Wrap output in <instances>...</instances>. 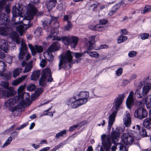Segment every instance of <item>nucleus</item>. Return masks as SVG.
Wrapping results in <instances>:
<instances>
[{
  "label": "nucleus",
  "mask_w": 151,
  "mask_h": 151,
  "mask_svg": "<svg viewBox=\"0 0 151 151\" xmlns=\"http://www.w3.org/2000/svg\"><path fill=\"white\" fill-rule=\"evenodd\" d=\"M24 96L23 93H21L20 95L13 97V98H10L5 103L7 107H11L14 104L17 102H18L19 104L17 106L10 109V111L12 112L17 113V115L15 114V115H18V113L21 111L22 109L24 106H28L31 104V101L28 98L26 97L25 100H24Z\"/></svg>",
  "instance_id": "1"
},
{
  "label": "nucleus",
  "mask_w": 151,
  "mask_h": 151,
  "mask_svg": "<svg viewBox=\"0 0 151 151\" xmlns=\"http://www.w3.org/2000/svg\"><path fill=\"white\" fill-rule=\"evenodd\" d=\"M125 97L124 94L119 95L114 101V107H113L110 111V114L109 116L108 129L110 130L115 120V117L118 110V108L122 104L123 99Z\"/></svg>",
  "instance_id": "2"
},
{
  "label": "nucleus",
  "mask_w": 151,
  "mask_h": 151,
  "mask_svg": "<svg viewBox=\"0 0 151 151\" xmlns=\"http://www.w3.org/2000/svg\"><path fill=\"white\" fill-rule=\"evenodd\" d=\"M52 21H51L50 19H46L43 23V25L44 29L48 32H50V34L47 37V39L49 40L50 39L53 37V40H60L61 39L60 38L56 36L58 32V28L59 27V24L57 21L55 22L54 24L55 26L53 29H51L50 24Z\"/></svg>",
  "instance_id": "3"
},
{
  "label": "nucleus",
  "mask_w": 151,
  "mask_h": 151,
  "mask_svg": "<svg viewBox=\"0 0 151 151\" xmlns=\"http://www.w3.org/2000/svg\"><path fill=\"white\" fill-rule=\"evenodd\" d=\"M37 12V9L34 5L32 4H29L27 6V16L24 18L21 17V19H18L19 21H17V23H22L25 26L29 25L30 20L33 19ZM16 23L17 22H15V23Z\"/></svg>",
  "instance_id": "4"
},
{
  "label": "nucleus",
  "mask_w": 151,
  "mask_h": 151,
  "mask_svg": "<svg viewBox=\"0 0 151 151\" xmlns=\"http://www.w3.org/2000/svg\"><path fill=\"white\" fill-rule=\"evenodd\" d=\"M151 89V83H146L145 81L143 80L139 83L137 88L135 92V95L138 98H142L147 96Z\"/></svg>",
  "instance_id": "5"
},
{
  "label": "nucleus",
  "mask_w": 151,
  "mask_h": 151,
  "mask_svg": "<svg viewBox=\"0 0 151 151\" xmlns=\"http://www.w3.org/2000/svg\"><path fill=\"white\" fill-rule=\"evenodd\" d=\"M73 57L71 52L69 50L67 51L64 55L62 56L60 59V62L58 65L59 70L65 68L67 67V63H69L72 60Z\"/></svg>",
  "instance_id": "6"
},
{
  "label": "nucleus",
  "mask_w": 151,
  "mask_h": 151,
  "mask_svg": "<svg viewBox=\"0 0 151 151\" xmlns=\"http://www.w3.org/2000/svg\"><path fill=\"white\" fill-rule=\"evenodd\" d=\"M52 74L49 68H46L42 72V78L39 80L40 85L42 86H44L45 85V81L47 79L48 82H52L53 78L51 77Z\"/></svg>",
  "instance_id": "7"
},
{
  "label": "nucleus",
  "mask_w": 151,
  "mask_h": 151,
  "mask_svg": "<svg viewBox=\"0 0 151 151\" xmlns=\"http://www.w3.org/2000/svg\"><path fill=\"white\" fill-rule=\"evenodd\" d=\"M27 47L25 44L24 41L21 40V47L20 48L19 54L18 58L19 59L22 60L25 59L28 60L30 58V54L27 51Z\"/></svg>",
  "instance_id": "8"
},
{
  "label": "nucleus",
  "mask_w": 151,
  "mask_h": 151,
  "mask_svg": "<svg viewBox=\"0 0 151 151\" xmlns=\"http://www.w3.org/2000/svg\"><path fill=\"white\" fill-rule=\"evenodd\" d=\"M135 133L134 131H131L129 133L124 134L121 136L122 141L126 145H131L134 141V134Z\"/></svg>",
  "instance_id": "9"
},
{
  "label": "nucleus",
  "mask_w": 151,
  "mask_h": 151,
  "mask_svg": "<svg viewBox=\"0 0 151 151\" xmlns=\"http://www.w3.org/2000/svg\"><path fill=\"white\" fill-rule=\"evenodd\" d=\"M102 143L106 151H109L111 149V142L110 135L103 134L101 136Z\"/></svg>",
  "instance_id": "10"
},
{
  "label": "nucleus",
  "mask_w": 151,
  "mask_h": 151,
  "mask_svg": "<svg viewBox=\"0 0 151 151\" xmlns=\"http://www.w3.org/2000/svg\"><path fill=\"white\" fill-rule=\"evenodd\" d=\"M67 104L73 108H76L83 104L79 99H76L74 96L73 97L70 98L67 101Z\"/></svg>",
  "instance_id": "11"
},
{
  "label": "nucleus",
  "mask_w": 151,
  "mask_h": 151,
  "mask_svg": "<svg viewBox=\"0 0 151 151\" xmlns=\"http://www.w3.org/2000/svg\"><path fill=\"white\" fill-rule=\"evenodd\" d=\"M75 96L76 99H79L81 102L84 104L88 100L89 93L86 91H81L76 94H75Z\"/></svg>",
  "instance_id": "12"
},
{
  "label": "nucleus",
  "mask_w": 151,
  "mask_h": 151,
  "mask_svg": "<svg viewBox=\"0 0 151 151\" xmlns=\"http://www.w3.org/2000/svg\"><path fill=\"white\" fill-rule=\"evenodd\" d=\"M60 47V45L59 43L58 42L56 41L54 42L48 48L47 53V55L50 56L51 59H52L53 57V56L52 53L54 51L58 50Z\"/></svg>",
  "instance_id": "13"
},
{
  "label": "nucleus",
  "mask_w": 151,
  "mask_h": 151,
  "mask_svg": "<svg viewBox=\"0 0 151 151\" xmlns=\"http://www.w3.org/2000/svg\"><path fill=\"white\" fill-rule=\"evenodd\" d=\"M147 115V112L142 107L139 108L135 111L134 113L135 117L140 119H142L146 117Z\"/></svg>",
  "instance_id": "14"
},
{
  "label": "nucleus",
  "mask_w": 151,
  "mask_h": 151,
  "mask_svg": "<svg viewBox=\"0 0 151 151\" xmlns=\"http://www.w3.org/2000/svg\"><path fill=\"white\" fill-rule=\"evenodd\" d=\"M107 19H101L99 20L100 24H97L92 27H89L90 29L94 30H97L99 31H102L104 30V28L101 26V25L106 24L108 22Z\"/></svg>",
  "instance_id": "15"
},
{
  "label": "nucleus",
  "mask_w": 151,
  "mask_h": 151,
  "mask_svg": "<svg viewBox=\"0 0 151 151\" xmlns=\"http://www.w3.org/2000/svg\"><path fill=\"white\" fill-rule=\"evenodd\" d=\"M28 47L30 49L32 55L35 56L37 52L40 53L43 51V48L41 46L35 45L34 47L32 45L29 44Z\"/></svg>",
  "instance_id": "16"
},
{
  "label": "nucleus",
  "mask_w": 151,
  "mask_h": 151,
  "mask_svg": "<svg viewBox=\"0 0 151 151\" xmlns=\"http://www.w3.org/2000/svg\"><path fill=\"white\" fill-rule=\"evenodd\" d=\"M16 92L12 87H10L8 88V91H6L2 89H0V97L6 95L7 97L13 96Z\"/></svg>",
  "instance_id": "17"
},
{
  "label": "nucleus",
  "mask_w": 151,
  "mask_h": 151,
  "mask_svg": "<svg viewBox=\"0 0 151 151\" xmlns=\"http://www.w3.org/2000/svg\"><path fill=\"white\" fill-rule=\"evenodd\" d=\"M9 19L4 13L0 14V25H6L9 23Z\"/></svg>",
  "instance_id": "18"
},
{
  "label": "nucleus",
  "mask_w": 151,
  "mask_h": 151,
  "mask_svg": "<svg viewBox=\"0 0 151 151\" xmlns=\"http://www.w3.org/2000/svg\"><path fill=\"white\" fill-rule=\"evenodd\" d=\"M0 49L3 50L5 52H8L9 46L6 40L3 39L0 40Z\"/></svg>",
  "instance_id": "19"
},
{
  "label": "nucleus",
  "mask_w": 151,
  "mask_h": 151,
  "mask_svg": "<svg viewBox=\"0 0 151 151\" xmlns=\"http://www.w3.org/2000/svg\"><path fill=\"white\" fill-rule=\"evenodd\" d=\"M12 15V20L14 22L16 19L18 20L21 19V17L19 16L20 15V12L15 6L13 7Z\"/></svg>",
  "instance_id": "20"
},
{
  "label": "nucleus",
  "mask_w": 151,
  "mask_h": 151,
  "mask_svg": "<svg viewBox=\"0 0 151 151\" xmlns=\"http://www.w3.org/2000/svg\"><path fill=\"white\" fill-rule=\"evenodd\" d=\"M123 122L124 125L127 127H129L131 124V120L130 116L128 112L127 111L123 118Z\"/></svg>",
  "instance_id": "21"
},
{
  "label": "nucleus",
  "mask_w": 151,
  "mask_h": 151,
  "mask_svg": "<svg viewBox=\"0 0 151 151\" xmlns=\"http://www.w3.org/2000/svg\"><path fill=\"white\" fill-rule=\"evenodd\" d=\"M134 92L131 91L129 93V95L127 98L126 102L127 106L128 108L130 109L131 106L133 104L134 101L133 95Z\"/></svg>",
  "instance_id": "22"
},
{
  "label": "nucleus",
  "mask_w": 151,
  "mask_h": 151,
  "mask_svg": "<svg viewBox=\"0 0 151 151\" xmlns=\"http://www.w3.org/2000/svg\"><path fill=\"white\" fill-rule=\"evenodd\" d=\"M120 136V133L118 131H113L111 133V137L113 143L116 144V141L119 139Z\"/></svg>",
  "instance_id": "23"
},
{
  "label": "nucleus",
  "mask_w": 151,
  "mask_h": 151,
  "mask_svg": "<svg viewBox=\"0 0 151 151\" xmlns=\"http://www.w3.org/2000/svg\"><path fill=\"white\" fill-rule=\"evenodd\" d=\"M12 31V29L10 28L7 27H0V35H6L9 34H10V33Z\"/></svg>",
  "instance_id": "24"
},
{
  "label": "nucleus",
  "mask_w": 151,
  "mask_h": 151,
  "mask_svg": "<svg viewBox=\"0 0 151 151\" xmlns=\"http://www.w3.org/2000/svg\"><path fill=\"white\" fill-rule=\"evenodd\" d=\"M57 1V0H49L46 2V5L49 11L55 7Z\"/></svg>",
  "instance_id": "25"
},
{
  "label": "nucleus",
  "mask_w": 151,
  "mask_h": 151,
  "mask_svg": "<svg viewBox=\"0 0 151 151\" xmlns=\"http://www.w3.org/2000/svg\"><path fill=\"white\" fill-rule=\"evenodd\" d=\"M78 38L76 37L71 36L70 37V40L69 42V45L71 47L75 48L76 46L78 41Z\"/></svg>",
  "instance_id": "26"
},
{
  "label": "nucleus",
  "mask_w": 151,
  "mask_h": 151,
  "mask_svg": "<svg viewBox=\"0 0 151 151\" xmlns=\"http://www.w3.org/2000/svg\"><path fill=\"white\" fill-rule=\"evenodd\" d=\"M10 37L15 40L16 43L19 44L20 43V39L15 32L12 31L10 33Z\"/></svg>",
  "instance_id": "27"
},
{
  "label": "nucleus",
  "mask_w": 151,
  "mask_h": 151,
  "mask_svg": "<svg viewBox=\"0 0 151 151\" xmlns=\"http://www.w3.org/2000/svg\"><path fill=\"white\" fill-rule=\"evenodd\" d=\"M150 118L145 119L143 122L144 126L149 129H151V117L150 116Z\"/></svg>",
  "instance_id": "28"
},
{
  "label": "nucleus",
  "mask_w": 151,
  "mask_h": 151,
  "mask_svg": "<svg viewBox=\"0 0 151 151\" xmlns=\"http://www.w3.org/2000/svg\"><path fill=\"white\" fill-rule=\"evenodd\" d=\"M27 77V76H23L22 77L19 78L18 79H17L13 81L12 82V84L14 86H16L22 82Z\"/></svg>",
  "instance_id": "29"
},
{
  "label": "nucleus",
  "mask_w": 151,
  "mask_h": 151,
  "mask_svg": "<svg viewBox=\"0 0 151 151\" xmlns=\"http://www.w3.org/2000/svg\"><path fill=\"white\" fill-rule=\"evenodd\" d=\"M40 72L39 70L34 71L31 76V79L32 80L37 81L40 76Z\"/></svg>",
  "instance_id": "30"
},
{
  "label": "nucleus",
  "mask_w": 151,
  "mask_h": 151,
  "mask_svg": "<svg viewBox=\"0 0 151 151\" xmlns=\"http://www.w3.org/2000/svg\"><path fill=\"white\" fill-rule=\"evenodd\" d=\"M17 30L21 36H22L23 34L24 33L27 29L26 28L22 25H19L16 27Z\"/></svg>",
  "instance_id": "31"
},
{
  "label": "nucleus",
  "mask_w": 151,
  "mask_h": 151,
  "mask_svg": "<svg viewBox=\"0 0 151 151\" xmlns=\"http://www.w3.org/2000/svg\"><path fill=\"white\" fill-rule=\"evenodd\" d=\"M84 53H86L91 57L96 58H98L99 57V54L96 51L91 52L88 50H86L84 51Z\"/></svg>",
  "instance_id": "32"
},
{
  "label": "nucleus",
  "mask_w": 151,
  "mask_h": 151,
  "mask_svg": "<svg viewBox=\"0 0 151 151\" xmlns=\"http://www.w3.org/2000/svg\"><path fill=\"white\" fill-rule=\"evenodd\" d=\"M34 34L36 37L42 35V28L39 27H37L34 32Z\"/></svg>",
  "instance_id": "33"
},
{
  "label": "nucleus",
  "mask_w": 151,
  "mask_h": 151,
  "mask_svg": "<svg viewBox=\"0 0 151 151\" xmlns=\"http://www.w3.org/2000/svg\"><path fill=\"white\" fill-rule=\"evenodd\" d=\"M22 69L21 68H17L13 71V76L14 78L19 76L22 72Z\"/></svg>",
  "instance_id": "34"
},
{
  "label": "nucleus",
  "mask_w": 151,
  "mask_h": 151,
  "mask_svg": "<svg viewBox=\"0 0 151 151\" xmlns=\"http://www.w3.org/2000/svg\"><path fill=\"white\" fill-rule=\"evenodd\" d=\"M62 40V42L65 45H69V42L70 40V37L67 36H63L60 37Z\"/></svg>",
  "instance_id": "35"
},
{
  "label": "nucleus",
  "mask_w": 151,
  "mask_h": 151,
  "mask_svg": "<svg viewBox=\"0 0 151 151\" xmlns=\"http://www.w3.org/2000/svg\"><path fill=\"white\" fill-rule=\"evenodd\" d=\"M6 65L4 62L0 61V76L2 75V73L6 70Z\"/></svg>",
  "instance_id": "36"
},
{
  "label": "nucleus",
  "mask_w": 151,
  "mask_h": 151,
  "mask_svg": "<svg viewBox=\"0 0 151 151\" xmlns=\"http://www.w3.org/2000/svg\"><path fill=\"white\" fill-rule=\"evenodd\" d=\"M32 61H30L26 65L24 71V73H27L31 70L32 66Z\"/></svg>",
  "instance_id": "37"
},
{
  "label": "nucleus",
  "mask_w": 151,
  "mask_h": 151,
  "mask_svg": "<svg viewBox=\"0 0 151 151\" xmlns=\"http://www.w3.org/2000/svg\"><path fill=\"white\" fill-rule=\"evenodd\" d=\"M12 75L11 72L9 71L8 73L4 74L2 73V75L0 76L2 77L3 79L7 80L11 78L12 76Z\"/></svg>",
  "instance_id": "38"
},
{
  "label": "nucleus",
  "mask_w": 151,
  "mask_h": 151,
  "mask_svg": "<svg viewBox=\"0 0 151 151\" xmlns=\"http://www.w3.org/2000/svg\"><path fill=\"white\" fill-rule=\"evenodd\" d=\"M127 39V36L120 35L117 38V42L118 43L120 44L126 40Z\"/></svg>",
  "instance_id": "39"
},
{
  "label": "nucleus",
  "mask_w": 151,
  "mask_h": 151,
  "mask_svg": "<svg viewBox=\"0 0 151 151\" xmlns=\"http://www.w3.org/2000/svg\"><path fill=\"white\" fill-rule=\"evenodd\" d=\"M87 50H93L94 48V43L88 41L87 43Z\"/></svg>",
  "instance_id": "40"
},
{
  "label": "nucleus",
  "mask_w": 151,
  "mask_h": 151,
  "mask_svg": "<svg viewBox=\"0 0 151 151\" xmlns=\"http://www.w3.org/2000/svg\"><path fill=\"white\" fill-rule=\"evenodd\" d=\"M66 131L65 130L61 131L56 134L55 136L56 138L58 139L60 137H63L64 134H66Z\"/></svg>",
  "instance_id": "41"
},
{
  "label": "nucleus",
  "mask_w": 151,
  "mask_h": 151,
  "mask_svg": "<svg viewBox=\"0 0 151 151\" xmlns=\"http://www.w3.org/2000/svg\"><path fill=\"white\" fill-rule=\"evenodd\" d=\"M150 12H151V5H147L144 7L142 13L145 14Z\"/></svg>",
  "instance_id": "42"
},
{
  "label": "nucleus",
  "mask_w": 151,
  "mask_h": 151,
  "mask_svg": "<svg viewBox=\"0 0 151 151\" xmlns=\"http://www.w3.org/2000/svg\"><path fill=\"white\" fill-rule=\"evenodd\" d=\"M139 133L140 135L144 137L147 136V132H146V129L144 128H142L139 131Z\"/></svg>",
  "instance_id": "43"
},
{
  "label": "nucleus",
  "mask_w": 151,
  "mask_h": 151,
  "mask_svg": "<svg viewBox=\"0 0 151 151\" xmlns=\"http://www.w3.org/2000/svg\"><path fill=\"white\" fill-rule=\"evenodd\" d=\"M149 36V35L147 33H141L140 34L141 39L143 40L147 39Z\"/></svg>",
  "instance_id": "44"
},
{
  "label": "nucleus",
  "mask_w": 151,
  "mask_h": 151,
  "mask_svg": "<svg viewBox=\"0 0 151 151\" xmlns=\"http://www.w3.org/2000/svg\"><path fill=\"white\" fill-rule=\"evenodd\" d=\"M12 138L11 137H9L3 145L2 147H4L10 144L12 142Z\"/></svg>",
  "instance_id": "45"
},
{
  "label": "nucleus",
  "mask_w": 151,
  "mask_h": 151,
  "mask_svg": "<svg viewBox=\"0 0 151 151\" xmlns=\"http://www.w3.org/2000/svg\"><path fill=\"white\" fill-rule=\"evenodd\" d=\"M73 25L70 22L68 21L67 24L65 27V29L69 30L72 28Z\"/></svg>",
  "instance_id": "46"
},
{
  "label": "nucleus",
  "mask_w": 151,
  "mask_h": 151,
  "mask_svg": "<svg viewBox=\"0 0 151 151\" xmlns=\"http://www.w3.org/2000/svg\"><path fill=\"white\" fill-rule=\"evenodd\" d=\"M117 10L118 8L117 7V6H114L113 7L112 9L109 11V14L110 16L112 15Z\"/></svg>",
  "instance_id": "47"
},
{
  "label": "nucleus",
  "mask_w": 151,
  "mask_h": 151,
  "mask_svg": "<svg viewBox=\"0 0 151 151\" xmlns=\"http://www.w3.org/2000/svg\"><path fill=\"white\" fill-rule=\"evenodd\" d=\"M36 86L34 84L29 85L27 87V89L30 91H32L35 90Z\"/></svg>",
  "instance_id": "48"
},
{
  "label": "nucleus",
  "mask_w": 151,
  "mask_h": 151,
  "mask_svg": "<svg viewBox=\"0 0 151 151\" xmlns=\"http://www.w3.org/2000/svg\"><path fill=\"white\" fill-rule=\"evenodd\" d=\"M9 85V83L8 82L2 81L1 83L0 86L7 88L8 87Z\"/></svg>",
  "instance_id": "49"
},
{
  "label": "nucleus",
  "mask_w": 151,
  "mask_h": 151,
  "mask_svg": "<svg viewBox=\"0 0 151 151\" xmlns=\"http://www.w3.org/2000/svg\"><path fill=\"white\" fill-rule=\"evenodd\" d=\"M137 55L136 51H132L129 52L128 54V56L130 58H132L135 56Z\"/></svg>",
  "instance_id": "50"
},
{
  "label": "nucleus",
  "mask_w": 151,
  "mask_h": 151,
  "mask_svg": "<svg viewBox=\"0 0 151 151\" xmlns=\"http://www.w3.org/2000/svg\"><path fill=\"white\" fill-rule=\"evenodd\" d=\"M130 82V81L129 80L124 79L122 81V86L123 87L125 86Z\"/></svg>",
  "instance_id": "51"
},
{
  "label": "nucleus",
  "mask_w": 151,
  "mask_h": 151,
  "mask_svg": "<svg viewBox=\"0 0 151 151\" xmlns=\"http://www.w3.org/2000/svg\"><path fill=\"white\" fill-rule=\"evenodd\" d=\"M123 71L122 68H120L118 69L116 71V75L118 76H119L122 75Z\"/></svg>",
  "instance_id": "52"
},
{
  "label": "nucleus",
  "mask_w": 151,
  "mask_h": 151,
  "mask_svg": "<svg viewBox=\"0 0 151 151\" xmlns=\"http://www.w3.org/2000/svg\"><path fill=\"white\" fill-rule=\"evenodd\" d=\"M146 101L147 102H148L147 104V108H148V106H149L150 105H151V95L147 96Z\"/></svg>",
  "instance_id": "53"
},
{
  "label": "nucleus",
  "mask_w": 151,
  "mask_h": 151,
  "mask_svg": "<svg viewBox=\"0 0 151 151\" xmlns=\"http://www.w3.org/2000/svg\"><path fill=\"white\" fill-rule=\"evenodd\" d=\"M84 52H83L75 53V57L76 58H79L82 57L85 54Z\"/></svg>",
  "instance_id": "54"
},
{
  "label": "nucleus",
  "mask_w": 151,
  "mask_h": 151,
  "mask_svg": "<svg viewBox=\"0 0 151 151\" xmlns=\"http://www.w3.org/2000/svg\"><path fill=\"white\" fill-rule=\"evenodd\" d=\"M62 144H60L58 145L55 146L50 151H55L57 150L59 148H60L62 146Z\"/></svg>",
  "instance_id": "55"
},
{
  "label": "nucleus",
  "mask_w": 151,
  "mask_h": 151,
  "mask_svg": "<svg viewBox=\"0 0 151 151\" xmlns=\"http://www.w3.org/2000/svg\"><path fill=\"white\" fill-rule=\"evenodd\" d=\"M46 63V61L44 59H42L40 64V66L42 68H44L45 66Z\"/></svg>",
  "instance_id": "56"
},
{
  "label": "nucleus",
  "mask_w": 151,
  "mask_h": 151,
  "mask_svg": "<svg viewBox=\"0 0 151 151\" xmlns=\"http://www.w3.org/2000/svg\"><path fill=\"white\" fill-rule=\"evenodd\" d=\"M78 126V125H75L72 126L70 127L69 131L70 132H72L75 130V129Z\"/></svg>",
  "instance_id": "57"
},
{
  "label": "nucleus",
  "mask_w": 151,
  "mask_h": 151,
  "mask_svg": "<svg viewBox=\"0 0 151 151\" xmlns=\"http://www.w3.org/2000/svg\"><path fill=\"white\" fill-rule=\"evenodd\" d=\"M137 77V75L136 74H133L131 76L129 80L131 82L133 80L135 79Z\"/></svg>",
  "instance_id": "58"
},
{
  "label": "nucleus",
  "mask_w": 151,
  "mask_h": 151,
  "mask_svg": "<svg viewBox=\"0 0 151 151\" xmlns=\"http://www.w3.org/2000/svg\"><path fill=\"white\" fill-rule=\"evenodd\" d=\"M95 36H91L90 38V40H89L88 41L90 42H92V43H95L94 40L95 39Z\"/></svg>",
  "instance_id": "59"
},
{
  "label": "nucleus",
  "mask_w": 151,
  "mask_h": 151,
  "mask_svg": "<svg viewBox=\"0 0 151 151\" xmlns=\"http://www.w3.org/2000/svg\"><path fill=\"white\" fill-rule=\"evenodd\" d=\"M128 0H122L121 3V5H123V4L126 5L128 4Z\"/></svg>",
  "instance_id": "60"
},
{
  "label": "nucleus",
  "mask_w": 151,
  "mask_h": 151,
  "mask_svg": "<svg viewBox=\"0 0 151 151\" xmlns=\"http://www.w3.org/2000/svg\"><path fill=\"white\" fill-rule=\"evenodd\" d=\"M6 1L5 0H1L0 1V5L4 7V5L6 4Z\"/></svg>",
  "instance_id": "61"
},
{
  "label": "nucleus",
  "mask_w": 151,
  "mask_h": 151,
  "mask_svg": "<svg viewBox=\"0 0 151 151\" xmlns=\"http://www.w3.org/2000/svg\"><path fill=\"white\" fill-rule=\"evenodd\" d=\"M108 47V46L106 45H102L100 46L99 49L106 48Z\"/></svg>",
  "instance_id": "62"
},
{
  "label": "nucleus",
  "mask_w": 151,
  "mask_h": 151,
  "mask_svg": "<svg viewBox=\"0 0 151 151\" xmlns=\"http://www.w3.org/2000/svg\"><path fill=\"white\" fill-rule=\"evenodd\" d=\"M63 8V4L62 3L59 4L57 6V9L59 10H61Z\"/></svg>",
  "instance_id": "63"
},
{
  "label": "nucleus",
  "mask_w": 151,
  "mask_h": 151,
  "mask_svg": "<svg viewBox=\"0 0 151 151\" xmlns=\"http://www.w3.org/2000/svg\"><path fill=\"white\" fill-rule=\"evenodd\" d=\"M121 32L122 35H126L127 34V31L126 29H121Z\"/></svg>",
  "instance_id": "64"
}]
</instances>
